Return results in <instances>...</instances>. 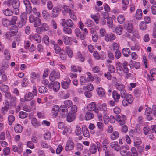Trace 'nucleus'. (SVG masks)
I'll use <instances>...</instances> for the list:
<instances>
[{
	"label": "nucleus",
	"mask_w": 156,
	"mask_h": 156,
	"mask_svg": "<svg viewBox=\"0 0 156 156\" xmlns=\"http://www.w3.org/2000/svg\"><path fill=\"white\" fill-rule=\"evenodd\" d=\"M117 19L119 23L122 24L125 20V18L123 15H121L118 17Z\"/></svg>",
	"instance_id": "nucleus-33"
},
{
	"label": "nucleus",
	"mask_w": 156,
	"mask_h": 156,
	"mask_svg": "<svg viewBox=\"0 0 156 156\" xmlns=\"http://www.w3.org/2000/svg\"><path fill=\"white\" fill-rule=\"evenodd\" d=\"M94 117V114L90 112H87L85 115V119L86 120H89L93 118Z\"/></svg>",
	"instance_id": "nucleus-23"
},
{
	"label": "nucleus",
	"mask_w": 156,
	"mask_h": 156,
	"mask_svg": "<svg viewBox=\"0 0 156 156\" xmlns=\"http://www.w3.org/2000/svg\"><path fill=\"white\" fill-rule=\"evenodd\" d=\"M82 131L83 136L86 137H90V134L87 127L85 125H83L82 127Z\"/></svg>",
	"instance_id": "nucleus-13"
},
{
	"label": "nucleus",
	"mask_w": 156,
	"mask_h": 156,
	"mask_svg": "<svg viewBox=\"0 0 156 156\" xmlns=\"http://www.w3.org/2000/svg\"><path fill=\"white\" fill-rule=\"evenodd\" d=\"M3 12L5 15L8 16H10L12 14V12L8 9L3 10Z\"/></svg>",
	"instance_id": "nucleus-58"
},
{
	"label": "nucleus",
	"mask_w": 156,
	"mask_h": 156,
	"mask_svg": "<svg viewBox=\"0 0 156 156\" xmlns=\"http://www.w3.org/2000/svg\"><path fill=\"white\" fill-rule=\"evenodd\" d=\"M54 49L56 54H58L61 51V48L57 44H54Z\"/></svg>",
	"instance_id": "nucleus-55"
},
{
	"label": "nucleus",
	"mask_w": 156,
	"mask_h": 156,
	"mask_svg": "<svg viewBox=\"0 0 156 156\" xmlns=\"http://www.w3.org/2000/svg\"><path fill=\"white\" fill-rule=\"evenodd\" d=\"M115 39V35L113 33L106 34L105 36V40L107 42L108 41L112 42Z\"/></svg>",
	"instance_id": "nucleus-8"
},
{
	"label": "nucleus",
	"mask_w": 156,
	"mask_h": 156,
	"mask_svg": "<svg viewBox=\"0 0 156 156\" xmlns=\"http://www.w3.org/2000/svg\"><path fill=\"white\" fill-rule=\"evenodd\" d=\"M112 46L113 48L112 50V51H114L115 50L116 51L119 50V45L118 44L113 42L112 44Z\"/></svg>",
	"instance_id": "nucleus-56"
},
{
	"label": "nucleus",
	"mask_w": 156,
	"mask_h": 156,
	"mask_svg": "<svg viewBox=\"0 0 156 156\" xmlns=\"http://www.w3.org/2000/svg\"><path fill=\"white\" fill-rule=\"evenodd\" d=\"M30 39L31 40H34L37 43H40L41 41V38L40 36L37 34L31 35L30 36Z\"/></svg>",
	"instance_id": "nucleus-15"
},
{
	"label": "nucleus",
	"mask_w": 156,
	"mask_h": 156,
	"mask_svg": "<svg viewBox=\"0 0 156 156\" xmlns=\"http://www.w3.org/2000/svg\"><path fill=\"white\" fill-rule=\"evenodd\" d=\"M54 90L57 91L60 87V83L58 82H55L54 83Z\"/></svg>",
	"instance_id": "nucleus-46"
},
{
	"label": "nucleus",
	"mask_w": 156,
	"mask_h": 156,
	"mask_svg": "<svg viewBox=\"0 0 156 156\" xmlns=\"http://www.w3.org/2000/svg\"><path fill=\"white\" fill-rule=\"evenodd\" d=\"M122 9L123 10H125L127 8L128 5L129 4V0H122Z\"/></svg>",
	"instance_id": "nucleus-22"
},
{
	"label": "nucleus",
	"mask_w": 156,
	"mask_h": 156,
	"mask_svg": "<svg viewBox=\"0 0 156 156\" xmlns=\"http://www.w3.org/2000/svg\"><path fill=\"white\" fill-rule=\"evenodd\" d=\"M47 7L48 9L50 10L52 9L53 8V5L52 2L51 1L48 2L47 4Z\"/></svg>",
	"instance_id": "nucleus-54"
},
{
	"label": "nucleus",
	"mask_w": 156,
	"mask_h": 156,
	"mask_svg": "<svg viewBox=\"0 0 156 156\" xmlns=\"http://www.w3.org/2000/svg\"><path fill=\"white\" fill-rule=\"evenodd\" d=\"M74 146V144L72 138H69V150H72L73 149Z\"/></svg>",
	"instance_id": "nucleus-40"
},
{
	"label": "nucleus",
	"mask_w": 156,
	"mask_h": 156,
	"mask_svg": "<svg viewBox=\"0 0 156 156\" xmlns=\"http://www.w3.org/2000/svg\"><path fill=\"white\" fill-rule=\"evenodd\" d=\"M59 73L55 70H53L49 76L50 80L52 81H54L56 79H58L59 78Z\"/></svg>",
	"instance_id": "nucleus-5"
},
{
	"label": "nucleus",
	"mask_w": 156,
	"mask_h": 156,
	"mask_svg": "<svg viewBox=\"0 0 156 156\" xmlns=\"http://www.w3.org/2000/svg\"><path fill=\"white\" fill-rule=\"evenodd\" d=\"M61 9L58 7H55L53 9L52 11V14L54 17H57L59 12H61Z\"/></svg>",
	"instance_id": "nucleus-11"
},
{
	"label": "nucleus",
	"mask_w": 156,
	"mask_h": 156,
	"mask_svg": "<svg viewBox=\"0 0 156 156\" xmlns=\"http://www.w3.org/2000/svg\"><path fill=\"white\" fill-rule=\"evenodd\" d=\"M64 19H62L61 24L63 27V31L66 34H68V23Z\"/></svg>",
	"instance_id": "nucleus-7"
},
{
	"label": "nucleus",
	"mask_w": 156,
	"mask_h": 156,
	"mask_svg": "<svg viewBox=\"0 0 156 156\" xmlns=\"http://www.w3.org/2000/svg\"><path fill=\"white\" fill-rule=\"evenodd\" d=\"M86 74L88 76V77L87 78L88 81H89L90 80L93 81L94 80V78L91 73L89 72H87V73Z\"/></svg>",
	"instance_id": "nucleus-48"
},
{
	"label": "nucleus",
	"mask_w": 156,
	"mask_h": 156,
	"mask_svg": "<svg viewBox=\"0 0 156 156\" xmlns=\"http://www.w3.org/2000/svg\"><path fill=\"white\" fill-rule=\"evenodd\" d=\"M131 151L133 156H138V154L135 148H132Z\"/></svg>",
	"instance_id": "nucleus-64"
},
{
	"label": "nucleus",
	"mask_w": 156,
	"mask_h": 156,
	"mask_svg": "<svg viewBox=\"0 0 156 156\" xmlns=\"http://www.w3.org/2000/svg\"><path fill=\"white\" fill-rule=\"evenodd\" d=\"M97 146L95 144H91L89 149L90 152L92 153H95L97 151Z\"/></svg>",
	"instance_id": "nucleus-25"
},
{
	"label": "nucleus",
	"mask_w": 156,
	"mask_h": 156,
	"mask_svg": "<svg viewBox=\"0 0 156 156\" xmlns=\"http://www.w3.org/2000/svg\"><path fill=\"white\" fill-rule=\"evenodd\" d=\"M154 76L149 74H146V77L148 81L151 82H152L155 80L154 78Z\"/></svg>",
	"instance_id": "nucleus-47"
},
{
	"label": "nucleus",
	"mask_w": 156,
	"mask_h": 156,
	"mask_svg": "<svg viewBox=\"0 0 156 156\" xmlns=\"http://www.w3.org/2000/svg\"><path fill=\"white\" fill-rule=\"evenodd\" d=\"M5 96L7 98L10 100V105L14 106H15L16 98L15 97L12 96L10 92H6L5 94Z\"/></svg>",
	"instance_id": "nucleus-3"
},
{
	"label": "nucleus",
	"mask_w": 156,
	"mask_h": 156,
	"mask_svg": "<svg viewBox=\"0 0 156 156\" xmlns=\"http://www.w3.org/2000/svg\"><path fill=\"white\" fill-rule=\"evenodd\" d=\"M61 109L59 112L62 116L63 117H66V120L68 122V108L65 105H62L60 106Z\"/></svg>",
	"instance_id": "nucleus-2"
},
{
	"label": "nucleus",
	"mask_w": 156,
	"mask_h": 156,
	"mask_svg": "<svg viewBox=\"0 0 156 156\" xmlns=\"http://www.w3.org/2000/svg\"><path fill=\"white\" fill-rule=\"evenodd\" d=\"M27 115L28 114L26 113V112L21 111L19 112V116L20 118L23 119L26 118Z\"/></svg>",
	"instance_id": "nucleus-45"
},
{
	"label": "nucleus",
	"mask_w": 156,
	"mask_h": 156,
	"mask_svg": "<svg viewBox=\"0 0 156 156\" xmlns=\"http://www.w3.org/2000/svg\"><path fill=\"white\" fill-rule=\"evenodd\" d=\"M38 90L39 93L41 94L46 93L48 90L47 88L44 86L40 87L39 88Z\"/></svg>",
	"instance_id": "nucleus-41"
},
{
	"label": "nucleus",
	"mask_w": 156,
	"mask_h": 156,
	"mask_svg": "<svg viewBox=\"0 0 156 156\" xmlns=\"http://www.w3.org/2000/svg\"><path fill=\"white\" fill-rule=\"evenodd\" d=\"M122 54L123 55L127 57L130 53V51L129 48H125L122 49Z\"/></svg>",
	"instance_id": "nucleus-26"
},
{
	"label": "nucleus",
	"mask_w": 156,
	"mask_h": 156,
	"mask_svg": "<svg viewBox=\"0 0 156 156\" xmlns=\"http://www.w3.org/2000/svg\"><path fill=\"white\" fill-rule=\"evenodd\" d=\"M42 14L43 16L45 19H48L49 16V13L46 10H44L42 11Z\"/></svg>",
	"instance_id": "nucleus-43"
},
{
	"label": "nucleus",
	"mask_w": 156,
	"mask_h": 156,
	"mask_svg": "<svg viewBox=\"0 0 156 156\" xmlns=\"http://www.w3.org/2000/svg\"><path fill=\"white\" fill-rule=\"evenodd\" d=\"M137 148V150L139 153H141L144 150V147L143 145L136 146V147Z\"/></svg>",
	"instance_id": "nucleus-62"
},
{
	"label": "nucleus",
	"mask_w": 156,
	"mask_h": 156,
	"mask_svg": "<svg viewBox=\"0 0 156 156\" xmlns=\"http://www.w3.org/2000/svg\"><path fill=\"white\" fill-rule=\"evenodd\" d=\"M76 118L75 115L73 113H71L69 112V122L74 121Z\"/></svg>",
	"instance_id": "nucleus-36"
},
{
	"label": "nucleus",
	"mask_w": 156,
	"mask_h": 156,
	"mask_svg": "<svg viewBox=\"0 0 156 156\" xmlns=\"http://www.w3.org/2000/svg\"><path fill=\"white\" fill-rule=\"evenodd\" d=\"M34 26L35 27H37L40 26L41 24V20L39 18H37L34 22Z\"/></svg>",
	"instance_id": "nucleus-39"
},
{
	"label": "nucleus",
	"mask_w": 156,
	"mask_h": 156,
	"mask_svg": "<svg viewBox=\"0 0 156 156\" xmlns=\"http://www.w3.org/2000/svg\"><path fill=\"white\" fill-rule=\"evenodd\" d=\"M142 10L140 9H138L136 12V17L137 19L140 20L142 18Z\"/></svg>",
	"instance_id": "nucleus-28"
},
{
	"label": "nucleus",
	"mask_w": 156,
	"mask_h": 156,
	"mask_svg": "<svg viewBox=\"0 0 156 156\" xmlns=\"http://www.w3.org/2000/svg\"><path fill=\"white\" fill-rule=\"evenodd\" d=\"M75 34L76 36L80 38L81 39L83 40L85 39V36L84 34H81L80 30L78 29H76L75 31Z\"/></svg>",
	"instance_id": "nucleus-20"
},
{
	"label": "nucleus",
	"mask_w": 156,
	"mask_h": 156,
	"mask_svg": "<svg viewBox=\"0 0 156 156\" xmlns=\"http://www.w3.org/2000/svg\"><path fill=\"white\" fill-rule=\"evenodd\" d=\"M20 5V2L18 0H14L12 2V6L14 9H18Z\"/></svg>",
	"instance_id": "nucleus-19"
},
{
	"label": "nucleus",
	"mask_w": 156,
	"mask_h": 156,
	"mask_svg": "<svg viewBox=\"0 0 156 156\" xmlns=\"http://www.w3.org/2000/svg\"><path fill=\"white\" fill-rule=\"evenodd\" d=\"M87 108L90 111L94 110L95 113H98V118L100 119L102 116V114L99 112V109L96 108L95 104L94 102H92L90 103L87 106Z\"/></svg>",
	"instance_id": "nucleus-1"
},
{
	"label": "nucleus",
	"mask_w": 156,
	"mask_h": 156,
	"mask_svg": "<svg viewBox=\"0 0 156 156\" xmlns=\"http://www.w3.org/2000/svg\"><path fill=\"white\" fill-rule=\"evenodd\" d=\"M69 107H71V108L70 111L69 112H70L71 113H73L75 114L77 111V107L75 105H73L72 106H70Z\"/></svg>",
	"instance_id": "nucleus-51"
},
{
	"label": "nucleus",
	"mask_w": 156,
	"mask_h": 156,
	"mask_svg": "<svg viewBox=\"0 0 156 156\" xmlns=\"http://www.w3.org/2000/svg\"><path fill=\"white\" fill-rule=\"evenodd\" d=\"M23 2L24 4L27 12L30 14L32 12V7L31 4L28 0H23Z\"/></svg>",
	"instance_id": "nucleus-6"
},
{
	"label": "nucleus",
	"mask_w": 156,
	"mask_h": 156,
	"mask_svg": "<svg viewBox=\"0 0 156 156\" xmlns=\"http://www.w3.org/2000/svg\"><path fill=\"white\" fill-rule=\"evenodd\" d=\"M27 15L26 12H23L21 13L20 15V19L27 21Z\"/></svg>",
	"instance_id": "nucleus-53"
},
{
	"label": "nucleus",
	"mask_w": 156,
	"mask_h": 156,
	"mask_svg": "<svg viewBox=\"0 0 156 156\" xmlns=\"http://www.w3.org/2000/svg\"><path fill=\"white\" fill-rule=\"evenodd\" d=\"M103 119L104 123L105 124H107L109 121V116L106 114H105L104 115Z\"/></svg>",
	"instance_id": "nucleus-63"
},
{
	"label": "nucleus",
	"mask_w": 156,
	"mask_h": 156,
	"mask_svg": "<svg viewBox=\"0 0 156 156\" xmlns=\"http://www.w3.org/2000/svg\"><path fill=\"white\" fill-rule=\"evenodd\" d=\"M116 89L119 90L121 91L122 90H124L125 86L122 84H119V83H116L115 85Z\"/></svg>",
	"instance_id": "nucleus-38"
},
{
	"label": "nucleus",
	"mask_w": 156,
	"mask_h": 156,
	"mask_svg": "<svg viewBox=\"0 0 156 156\" xmlns=\"http://www.w3.org/2000/svg\"><path fill=\"white\" fill-rule=\"evenodd\" d=\"M98 94L100 97H105V92L104 90L101 87H99L97 90Z\"/></svg>",
	"instance_id": "nucleus-21"
},
{
	"label": "nucleus",
	"mask_w": 156,
	"mask_h": 156,
	"mask_svg": "<svg viewBox=\"0 0 156 156\" xmlns=\"http://www.w3.org/2000/svg\"><path fill=\"white\" fill-rule=\"evenodd\" d=\"M110 147L111 148L114 149L116 151H119L120 148V146L117 141H114L111 143Z\"/></svg>",
	"instance_id": "nucleus-9"
},
{
	"label": "nucleus",
	"mask_w": 156,
	"mask_h": 156,
	"mask_svg": "<svg viewBox=\"0 0 156 156\" xmlns=\"http://www.w3.org/2000/svg\"><path fill=\"white\" fill-rule=\"evenodd\" d=\"M124 28L130 33L133 31V27L131 23L126 22L124 23Z\"/></svg>",
	"instance_id": "nucleus-10"
},
{
	"label": "nucleus",
	"mask_w": 156,
	"mask_h": 156,
	"mask_svg": "<svg viewBox=\"0 0 156 156\" xmlns=\"http://www.w3.org/2000/svg\"><path fill=\"white\" fill-rule=\"evenodd\" d=\"M122 101V104L124 106H126L128 105V104H131L133 100V97H130L129 98H125Z\"/></svg>",
	"instance_id": "nucleus-12"
},
{
	"label": "nucleus",
	"mask_w": 156,
	"mask_h": 156,
	"mask_svg": "<svg viewBox=\"0 0 156 156\" xmlns=\"http://www.w3.org/2000/svg\"><path fill=\"white\" fill-rule=\"evenodd\" d=\"M8 119L9 121V125H11L12 123L14 122L15 118L12 115H10L8 117Z\"/></svg>",
	"instance_id": "nucleus-34"
},
{
	"label": "nucleus",
	"mask_w": 156,
	"mask_h": 156,
	"mask_svg": "<svg viewBox=\"0 0 156 156\" xmlns=\"http://www.w3.org/2000/svg\"><path fill=\"white\" fill-rule=\"evenodd\" d=\"M34 96L32 93L26 94L25 96L24 100L26 101H30L33 98Z\"/></svg>",
	"instance_id": "nucleus-24"
},
{
	"label": "nucleus",
	"mask_w": 156,
	"mask_h": 156,
	"mask_svg": "<svg viewBox=\"0 0 156 156\" xmlns=\"http://www.w3.org/2000/svg\"><path fill=\"white\" fill-rule=\"evenodd\" d=\"M99 109V112L102 111L104 113L106 114L107 112V105L106 103H103L102 105H99L98 108Z\"/></svg>",
	"instance_id": "nucleus-14"
},
{
	"label": "nucleus",
	"mask_w": 156,
	"mask_h": 156,
	"mask_svg": "<svg viewBox=\"0 0 156 156\" xmlns=\"http://www.w3.org/2000/svg\"><path fill=\"white\" fill-rule=\"evenodd\" d=\"M2 23L5 27H7L8 26L11 25L10 20L6 18H3L2 20Z\"/></svg>",
	"instance_id": "nucleus-30"
},
{
	"label": "nucleus",
	"mask_w": 156,
	"mask_h": 156,
	"mask_svg": "<svg viewBox=\"0 0 156 156\" xmlns=\"http://www.w3.org/2000/svg\"><path fill=\"white\" fill-rule=\"evenodd\" d=\"M119 150L120 154L122 156H125L127 154V152L126 151L122 148V147H120Z\"/></svg>",
	"instance_id": "nucleus-60"
},
{
	"label": "nucleus",
	"mask_w": 156,
	"mask_h": 156,
	"mask_svg": "<svg viewBox=\"0 0 156 156\" xmlns=\"http://www.w3.org/2000/svg\"><path fill=\"white\" fill-rule=\"evenodd\" d=\"M69 15H70V18L73 20H76V16L74 15L73 12L69 9Z\"/></svg>",
	"instance_id": "nucleus-59"
},
{
	"label": "nucleus",
	"mask_w": 156,
	"mask_h": 156,
	"mask_svg": "<svg viewBox=\"0 0 156 156\" xmlns=\"http://www.w3.org/2000/svg\"><path fill=\"white\" fill-rule=\"evenodd\" d=\"M18 20L17 17L15 16H12L10 20L11 25H14L16 24V22Z\"/></svg>",
	"instance_id": "nucleus-32"
},
{
	"label": "nucleus",
	"mask_w": 156,
	"mask_h": 156,
	"mask_svg": "<svg viewBox=\"0 0 156 156\" xmlns=\"http://www.w3.org/2000/svg\"><path fill=\"white\" fill-rule=\"evenodd\" d=\"M107 23L108 27L109 28H112L113 20L111 17L108 18V19H107Z\"/></svg>",
	"instance_id": "nucleus-44"
},
{
	"label": "nucleus",
	"mask_w": 156,
	"mask_h": 156,
	"mask_svg": "<svg viewBox=\"0 0 156 156\" xmlns=\"http://www.w3.org/2000/svg\"><path fill=\"white\" fill-rule=\"evenodd\" d=\"M140 28L143 30H145L147 28L146 23L144 21L141 22L140 25Z\"/></svg>",
	"instance_id": "nucleus-57"
},
{
	"label": "nucleus",
	"mask_w": 156,
	"mask_h": 156,
	"mask_svg": "<svg viewBox=\"0 0 156 156\" xmlns=\"http://www.w3.org/2000/svg\"><path fill=\"white\" fill-rule=\"evenodd\" d=\"M18 30V27L16 25L11 26L10 29L11 34L12 36L15 35L17 33Z\"/></svg>",
	"instance_id": "nucleus-16"
},
{
	"label": "nucleus",
	"mask_w": 156,
	"mask_h": 156,
	"mask_svg": "<svg viewBox=\"0 0 156 156\" xmlns=\"http://www.w3.org/2000/svg\"><path fill=\"white\" fill-rule=\"evenodd\" d=\"M112 97L116 102H118L120 97V95L119 94L117 91H113L112 93Z\"/></svg>",
	"instance_id": "nucleus-17"
},
{
	"label": "nucleus",
	"mask_w": 156,
	"mask_h": 156,
	"mask_svg": "<svg viewBox=\"0 0 156 156\" xmlns=\"http://www.w3.org/2000/svg\"><path fill=\"white\" fill-rule=\"evenodd\" d=\"M14 129L16 133H20L22 131L23 127L20 124H17L15 126Z\"/></svg>",
	"instance_id": "nucleus-29"
},
{
	"label": "nucleus",
	"mask_w": 156,
	"mask_h": 156,
	"mask_svg": "<svg viewBox=\"0 0 156 156\" xmlns=\"http://www.w3.org/2000/svg\"><path fill=\"white\" fill-rule=\"evenodd\" d=\"M80 81L81 83V84L82 85H84L88 81L87 79H86V77L83 76H81L80 77Z\"/></svg>",
	"instance_id": "nucleus-50"
},
{
	"label": "nucleus",
	"mask_w": 156,
	"mask_h": 156,
	"mask_svg": "<svg viewBox=\"0 0 156 156\" xmlns=\"http://www.w3.org/2000/svg\"><path fill=\"white\" fill-rule=\"evenodd\" d=\"M1 90L4 92H7L9 90V87L6 85H2L0 87Z\"/></svg>",
	"instance_id": "nucleus-52"
},
{
	"label": "nucleus",
	"mask_w": 156,
	"mask_h": 156,
	"mask_svg": "<svg viewBox=\"0 0 156 156\" xmlns=\"http://www.w3.org/2000/svg\"><path fill=\"white\" fill-rule=\"evenodd\" d=\"M75 133L77 135H80L81 133V129L80 127L78 125H77L76 126L75 130Z\"/></svg>",
	"instance_id": "nucleus-49"
},
{
	"label": "nucleus",
	"mask_w": 156,
	"mask_h": 156,
	"mask_svg": "<svg viewBox=\"0 0 156 156\" xmlns=\"http://www.w3.org/2000/svg\"><path fill=\"white\" fill-rule=\"evenodd\" d=\"M120 95L121 97L123 98H129L132 97L130 94L126 93V91L125 89L120 91Z\"/></svg>",
	"instance_id": "nucleus-18"
},
{
	"label": "nucleus",
	"mask_w": 156,
	"mask_h": 156,
	"mask_svg": "<svg viewBox=\"0 0 156 156\" xmlns=\"http://www.w3.org/2000/svg\"><path fill=\"white\" fill-rule=\"evenodd\" d=\"M119 136V133L117 131H115L112 134L111 139L112 140H114Z\"/></svg>",
	"instance_id": "nucleus-35"
},
{
	"label": "nucleus",
	"mask_w": 156,
	"mask_h": 156,
	"mask_svg": "<svg viewBox=\"0 0 156 156\" xmlns=\"http://www.w3.org/2000/svg\"><path fill=\"white\" fill-rule=\"evenodd\" d=\"M49 27L46 23H43L41 27L36 29V32L38 34H41L42 31H45L49 30Z\"/></svg>",
	"instance_id": "nucleus-4"
},
{
	"label": "nucleus",
	"mask_w": 156,
	"mask_h": 156,
	"mask_svg": "<svg viewBox=\"0 0 156 156\" xmlns=\"http://www.w3.org/2000/svg\"><path fill=\"white\" fill-rule=\"evenodd\" d=\"M27 21L20 19V20L18 23L17 25L18 27L20 28H22L23 26L25 25Z\"/></svg>",
	"instance_id": "nucleus-42"
},
{
	"label": "nucleus",
	"mask_w": 156,
	"mask_h": 156,
	"mask_svg": "<svg viewBox=\"0 0 156 156\" xmlns=\"http://www.w3.org/2000/svg\"><path fill=\"white\" fill-rule=\"evenodd\" d=\"M59 108V106L58 105H55L53 107L52 109V112L55 117L57 115L58 112Z\"/></svg>",
	"instance_id": "nucleus-27"
},
{
	"label": "nucleus",
	"mask_w": 156,
	"mask_h": 156,
	"mask_svg": "<svg viewBox=\"0 0 156 156\" xmlns=\"http://www.w3.org/2000/svg\"><path fill=\"white\" fill-rule=\"evenodd\" d=\"M4 54L5 55L7 60H9L10 58V56L8 50H5L4 51Z\"/></svg>",
	"instance_id": "nucleus-61"
},
{
	"label": "nucleus",
	"mask_w": 156,
	"mask_h": 156,
	"mask_svg": "<svg viewBox=\"0 0 156 156\" xmlns=\"http://www.w3.org/2000/svg\"><path fill=\"white\" fill-rule=\"evenodd\" d=\"M122 28L120 25L117 26L116 28V32L117 34L119 35L122 34Z\"/></svg>",
	"instance_id": "nucleus-37"
},
{
	"label": "nucleus",
	"mask_w": 156,
	"mask_h": 156,
	"mask_svg": "<svg viewBox=\"0 0 156 156\" xmlns=\"http://www.w3.org/2000/svg\"><path fill=\"white\" fill-rule=\"evenodd\" d=\"M0 75L1 76L2 80L5 81L7 80V76L4 71L2 70H0Z\"/></svg>",
	"instance_id": "nucleus-31"
}]
</instances>
